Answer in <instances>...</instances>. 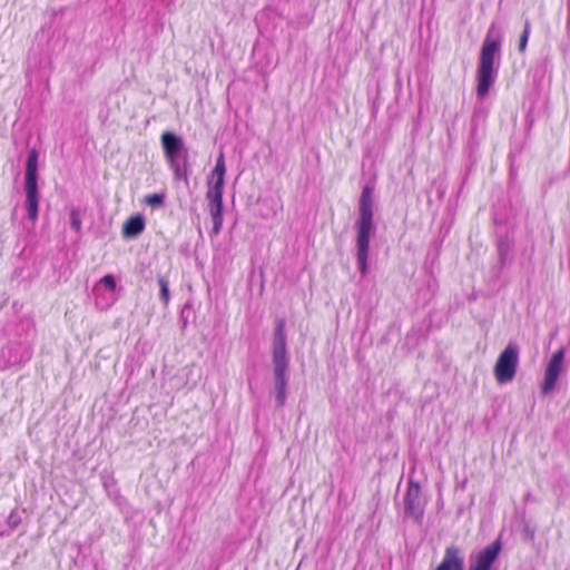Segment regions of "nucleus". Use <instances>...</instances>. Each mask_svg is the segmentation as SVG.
Instances as JSON below:
<instances>
[{"label":"nucleus","instance_id":"obj_1","mask_svg":"<svg viewBox=\"0 0 570 570\" xmlns=\"http://www.w3.org/2000/svg\"><path fill=\"white\" fill-rule=\"evenodd\" d=\"M373 196L374 185L365 184L358 199V216L354 225L356 229V259L362 275L367 273L370 240L376 230L373 222Z\"/></svg>","mask_w":570,"mask_h":570},{"label":"nucleus","instance_id":"obj_2","mask_svg":"<svg viewBox=\"0 0 570 570\" xmlns=\"http://www.w3.org/2000/svg\"><path fill=\"white\" fill-rule=\"evenodd\" d=\"M286 322L278 317L272 341L273 379L276 406L283 407L286 402V389L288 385L289 357L287 352Z\"/></svg>","mask_w":570,"mask_h":570},{"label":"nucleus","instance_id":"obj_3","mask_svg":"<svg viewBox=\"0 0 570 570\" xmlns=\"http://www.w3.org/2000/svg\"><path fill=\"white\" fill-rule=\"evenodd\" d=\"M502 45V33L494 23L490 26L483 40L480 59L476 69V96L483 99L493 85L497 71L494 69V58L500 55Z\"/></svg>","mask_w":570,"mask_h":570},{"label":"nucleus","instance_id":"obj_4","mask_svg":"<svg viewBox=\"0 0 570 570\" xmlns=\"http://www.w3.org/2000/svg\"><path fill=\"white\" fill-rule=\"evenodd\" d=\"M225 158L220 153L216 159L215 167L208 180V190L206 198L208 200V210L213 220L212 233L217 235L223 226V194L225 185Z\"/></svg>","mask_w":570,"mask_h":570},{"label":"nucleus","instance_id":"obj_5","mask_svg":"<svg viewBox=\"0 0 570 570\" xmlns=\"http://www.w3.org/2000/svg\"><path fill=\"white\" fill-rule=\"evenodd\" d=\"M160 141L167 164L174 173V179L188 184V149L183 138L173 131H165L161 134Z\"/></svg>","mask_w":570,"mask_h":570},{"label":"nucleus","instance_id":"obj_6","mask_svg":"<svg viewBox=\"0 0 570 570\" xmlns=\"http://www.w3.org/2000/svg\"><path fill=\"white\" fill-rule=\"evenodd\" d=\"M26 207L31 222L38 218V151L32 148L28 151L24 175Z\"/></svg>","mask_w":570,"mask_h":570},{"label":"nucleus","instance_id":"obj_7","mask_svg":"<svg viewBox=\"0 0 570 570\" xmlns=\"http://www.w3.org/2000/svg\"><path fill=\"white\" fill-rule=\"evenodd\" d=\"M519 363V348L515 344L509 343L500 353L494 365V375L499 383L511 382L515 376Z\"/></svg>","mask_w":570,"mask_h":570},{"label":"nucleus","instance_id":"obj_8","mask_svg":"<svg viewBox=\"0 0 570 570\" xmlns=\"http://www.w3.org/2000/svg\"><path fill=\"white\" fill-rule=\"evenodd\" d=\"M404 513L415 522L421 523L424 514V502L421 495V487L413 479L409 480L407 490L404 497Z\"/></svg>","mask_w":570,"mask_h":570},{"label":"nucleus","instance_id":"obj_9","mask_svg":"<svg viewBox=\"0 0 570 570\" xmlns=\"http://www.w3.org/2000/svg\"><path fill=\"white\" fill-rule=\"evenodd\" d=\"M502 549L501 540L497 539L470 558L469 570H490Z\"/></svg>","mask_w":570,"mask_h":570},{"label":"nucleus","instance_id":"obj_10","mask_svg":"<svg viewBox=\"0 0 570 570\" xmlns=\"http://www.w3.org/2000/svg\"><path fill=\"white\" fill-rule=\"evenodd\" d=\"M564 360V350L559 348L553 353L544 372V380L541 386L543 395H548L556 386Z\"/></svg>","mask_w":570,"mask_h":570},{"label":"nucleus","instance_id":"obj_11","mask_svg":"<svg viewBox=\"0 0 570 570\" xmlns=\"http://www.w3.org/2000/svg\"><path fill=\"white\" fill-rule=\"evenodd\" d=\"M435 570H464V559L456 547H448Z\"/></svg>","mask_w":570,"mask_h":570},{"label":"nucleus","instance_id":"obj_12","mask_svg":"<svg viewBox=\"0 0 570 570\" xmlns=\"http://www.w3.org/2000/svg\"><path fill=\"white\" fill-rule=\"evenodd\" d=\"M145 229V219L141 215L129 217L122 225V236L125 238H136Z\"/></svg>","mask_w":570,"mask_h":570},{"label":"nucleus","instance_id":"obj_13","mask_svg":"<svg viewBox=\"0 0 570 570\" xmlns=\"http://www.w3.org/2000/svg\"><path fill=\"white\" fill-rule=\"evenodd\" d=\"M513 248V242L510 239L507 235L500 236L497 243V250H498V266L500 269H502L505 266V263L508 261V257Z\"/></svg>","mask_w":570,"mask_h":570},{"label":"nucleus","instance_id":"obj_14","mask_svg":"<svg viewBox=\"0 0 570 570\" xmlns=\"http://www.w3.org/2000/svg\"><path fill=\"white\" fill-rule=\"evenodd\" d=\"M157 281L159 285L160 301L164 303V305H167L170 299L169 282L163 275H158Z\"/></svg>","mask_w":570,"mask_h":570},{"label":"nucleus","instance_id":"obj_15","mask_svg":"<svg viewBox=\"0 0 570 570\" xmlns=\"http://www.w3.org/2000/svg\"><path fill=\"white\" fill-rule=\"evenodd\" d=\"M165 197L164 193L149 194L145 197L144 202L153 208H159L164 205Z\"/></svg>","mask_w":570,"mask_h":570},{"label":"nucleus","instance_id":"obj_16","mask_svg":"<svg viewBox=\"0 0 570 570\" xmlns=\"http://www.w3.org/2000/svg\"><path fill=\"white\" fill-rule=\"evenodd\" d=\"M530 30H531V24L529 21H525L524 29L520 36V41H519V51L520 52H524V50L527 48V43H528L529 36H530Z\"/></svg>","mask_w":570,"mask_h":570},{"label":"nucleus","instance_id":"obj_17","mask_svg":"<svg viewBox=\"0 0 570 570\" xmlns=\"http://www.w3.org/2000/svg\"><path fill=\"white\" fill-rule=\"evenodd\" d=\"M70 226L76 232L81 229V218L77 209H71L70 212Z\"/></svg>","mask_w":570,"mask_h":570},{"label":"nucleus","instance_id":"obj_18","mask_svg":"<svg viewBox=\"0 0 570 570\" xmlns=\"http://www.w3.org/2000/svg\"><path fill=\"white\" fill-rule=\"evenodd\" d=\"M21 523V518L17 511H11L7 518V524L11 530L16 529Z\"/></svg>","mask_w":570,"mask_h":570},{"label":"nucleus","instance_id":"obj_19","mask_svg":"<svg viewBox=\"0 0 570 570\" xmlns=\"http://www.w3.org/2000/svg\"><path fill=\"white\" fill-rule=\"evenodd\" d=\"M100 283L109 288L110 291H114L116 288V279L115 277L111 275V274H107L105 275L101 279H100Z\"/></svg>","mask_w":570,"mask_h":570},{"label":"nucleus","instance_id":"obj_20","mask_svg":"<svg viewBox=\"0 0 570 570\" xmlns=\"http://www.w3.org/2000/svg\"><path fill=\"white\" fill-rule=\"evenodd\" d=\"M0 535H4V532H0Z\"/></svg>","mask_w":570,"mask_h":570}]
</instances>
